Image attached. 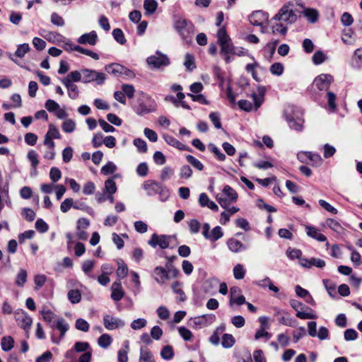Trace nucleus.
<instances>
[{
  "instance_id": "obj_1",
  "label": "nucleus",
  "mask_w": 362,
  "mask_h": 362,
  "mask_svg": "<svg viewBox=\"0 0 362 362\" xmlns=\"http://www.w3.org/2000/svg\"><path fill=\"white\" fill-rule=\"evenodd\" d=\"M132 107L136 115L143 116L156 112L157 104L148 94L140 92L138 93L136 99Z\"/></svg>"
},
{
  "instance_id": "obj_2",
  "label": "nucleus",
  "mask_w": 362,
  "mask_h": 362,
  "mask_svg": "<svg viewBox=\"0 0 362 362\" xmlns=\"http://www.w3.org/2000/svg\"><path fill=\"white\" fill-rule=\"evenodd\" d=\"M173 27L180 37L187 44L192 42L194 25L190 21L182 17H178L174 20Z\"/></svg>"
},
{
  "instance_id": "obj_3",
  "label": "nucleus",
  "mask_w": 362,
  "mask_h": 362,
  "mask_svg": "<svg viewBox=\"0 0 362 362\" xmlns=\"http://www.w3.org/2000/svg\"><path fill=\"white\" fill-rule=\"evenodd\" d=\"M217 39L218 43L221 47V54L234 53L235 46L224 26L218 29L217 32Z\"/></svg>"
},
{
  "instance_id": "obj_4",
  "label": "nucleus",
  "mask_w": 362,
  "mask_h": 362,
  "mask_svg": "<svg viewBox=\"0 0 362 362\" xmlns=\"http://www.w3.org/2000/svg\"><path fill=\"white\" fill-rule=\"evenodd\" d=\"M82 82L84 83L95 82L97 85H103L106 80V75L104 73L93 69H82Z\"/></svg>"
},
{
  "instance_id": "obj_5",
  "label": "nucleus",
  "mask_w": 362,
  "mask_h": 362,
  "mask_svg": "<svg viewBox=\"0 0 362 362\" xmlns=\"http://www.w3.org/2000/svg\"><path fill=\"white\" fill-rule=\"evenodd\" d=\"M272 20L291 24L296 21L297 15L290 8V4H286L281 8Z\"/></svg>"
},
{
  "instance_id": "obj_6",
  "label": "nucleus",
  "mask_w": 362,
  "mask_h": 362,
  "mask_svg": "<svg viewBox=\"0 0 362 362\" xmlns=\"http://www.w3.org/2000/svg\"><path fill=\"white\" fill-rule=\"evenodd\" d=\"M286 121L291 129L297 132L303 130L304 120L300 110L293 111L290 113L288 110L285 111Z\"/></svg>"
},
{
  "instance_id": "obj_7",
  "label": "nucleus",
  "mask_w": 362,
  "mask_h": 362,
  "mask_svg": "<svg viewBox=\"0 0 362 362\" xmlns=\"http://www.w3.org/2000/svg\"><path fill=\"white\" fill-rule=\"evenodd\" d=\"M173 237V235L153 233L148 240V244L153 248L158 246L160 249H166L170 247V243Z\"/></svg>"
},
{
  "instance_id": "obj_8",
  "label": "nucleus",
  "mask_w": 362,
  "mask_h": 362,
  "mask_svg": "<svg viewBox=\"0 0 362 362\" xmlns=\"http://www.w3.org/2000/svg\"><path fill=\"white\" fill-rule=\"evenodd\" d=\"M333 81L334 78L332 75L322 74L315 78L313 88L314 90L317 89L320 91L327 90Z\"/></svg>"
},
{
  "instance_id": "obj_9",
  "label": "nucleus",
  "mask_w": 362,
  "mask_h": 362,
  "mask_svg": "<svg viewBox=\"0 0 362 362\" xmlns=\"http://www.w3.org/2000/svg\"><path fill=\"white\" fill-rule=\"evenodd\" d=\"M146 61L148 64L154 69H159L170 64L169 58L159 51L156 52V55L148 57Z\"/></svg>"
},
{
  "instance_id": "obj_10",
  "label": "nucleus",
  "mask_w": 362,
  "mask_h": 362,
  "mask_svg": "<svg viewBox=\"0 0 362 362\" xmlns=\"http://www.w3.org/2000/svg\"><path fill=\"white\" fill-rule=\"evenodd\" d=\"M210 225L208 223H205L203 225V236L205 239L209 240L212 242H215L223 237V232L221 226L214 227L210 232Z\"/></svg>"
},
{
  "instance_id": "obj_11",
  "label": "nucleus",
  "mask_w": 362,
  "mask_h": 362,
  "mask_svg": "<svg viewBox=\"0 0 362 362\" xmlns=\"http://www.w3.org/2000/svg\"><path fill=\"white\" fill-rule=\"evenodd\" d=\"M103 324L105 327L108 330H113L125 325L124 322L118 318L113 317L110 315H105L103 316Z\"/></svg>"
},
{
  "instance_id": "obj_12",
  "label": "nucleus",
  "mask_w": 362,
  "mask_h": 362,
  "mask_svg": "<svg viewBox=\"0 0 362 362\" xmlns=\"http://www.w3.org/2000/svg\"><path fill=\"white\" fill-rule=\"evenodd\" d=\"M246 303L245 298L241 294V290L238 286H233L230 290V305L233 303L241 305Z\"/></svg>"
},
{
  "instance_id": "obj_13",
  "label": "nucleus",
  "mask_w": 362,
  "mask_h": 362,
  "mask_svg": "<svg viewBox=\"0 0 362 362\" xmlns=\"http://www.w3.org/2000/svg\"><path fill=\"white\" fill-rule=\"evenodd\" d=\"M98 41V37L95 31L93 30L90 33H84L81 35L77 42L81 45H89L94 46Z\"/></svg>"
},
{
  "instance_id": "obj_14",
  "label": "nucleus",
  "mask_w": 362,
  "mask_h": 362,
  "mask_svg": "<svg viewBox=\"0 0 362 362\" xmlns=\"http://www.w3.org/2000/svg\"><path fill=\"white\" fill-rule=\"evenodd\" d=\"M153 276L155 281L160 285L164 284L170 279V276L168 275V271L160 266L155 267Z\"/></svg>"
},
{
  "instance_id": "obj_15",
  "label": "nucleus",
  "mask_w": 362,
  "mask_h": 362,
  "mask_svg": "<svg viewBox=\"0 0 362 362\" xmlns=\"http://www.w3.org/2000/svg\"><path fill=\"white\" fill-rule=\"evenodd\" d=\"M267 13L262 11H255L249 16L250 23L255 26H262L264 21L267 19Z\"/></svg>"
},
{
  "instance_id": "obj_16",
  "label": "nucleus",
  "mask_w": 362,
  "mask_h": 362,
  "mask_svg": "<svg viewBox=\"0 0 362 362\" xmlns=\"http://www.w3.org/2000/svg\"><path fill=\"white\" fill-rule=\"evenodd\" d=\"M290 305L295 310L297 311L296 317H298L300 319H315L316 317L315 315L313 314L299 311L298 309L302 308L303 303L297 300H291Z\"/></svg>"
},
{
  "instance_id": "obj_17",
  "label": "nucleus",
  "mask_w": 362,
  "mask_h": 362,
  "mask_svg": "<svg viewBox=\"0 0 362 362\" xmlns=\"http://www.w3.org/2000/svg\"><path fill=\"white\" fill-rule=\"evenodd\" d=\"M161 185L156 181L147 180L144 182L143 188L146 190L148 196H154L158 193Z\"/></svg>"
},
{
  "instance_id": "obj_18",
  "label": "nucleus",
  "mask_w": 362,
  "mask_h": 362,
  "mask_svg": "<svg viewBox=\"0 0 362 362\" xmlns=\"http://www.w3.org/2000/svg\"><path fill=\"white\" fill-rule=\"evenodd\" d=\"M111 298L115 301L120 300L124 296V292L120 281H115L111 286Z\"/></svg>"
},
{
  "instance_id": "obj_19",
  "label": "nucleus",
  "mask_w": 362,
  "mask_h": 362,
  "mask_svg": "<svg viewBox=\"0 0 362 362\" xmlns=\"http://www.w3.org/2000/svg\"><path fill=\"white\" fill-rule=\"evenodd\" d=\"M305 229L307 235L310 238H314L320 242L327 241V237L322 233H320L316 228L310 226H307L305 227Z\"/></svg>"
},
{
  "instance_id": "obj_20",
  "label": "nucleus",
  "mask_w": 362,
  "mask_h": 362,
  "mask_svg": "<svg viewBox=\"0 0 362 362\" xmlns=\"http://www.w3.org/2000/svg\"><path fill=\"white\" fill-rule=\"evenodd\" d=\"M257 90L259 96L255 93H253L251 95V97L252 98L254 101V107L255 110H257L258 108L262 105L264 101V95L266 92V89L264 86H259L257 88Z\"/></svg>"
},
{
  "instance_id": "obj_21",
  "label": "nucleus",
  "mask_w": 362,
  "mask_h": 362,
  "mask_svg": "<svg viewBox=\"0 0 362 362\" xmlns=\"http://www.w3.org/2000/svg\"><path fill=\"white\" fill-rule=\"evenodd\" d=\"M227 245L228 249L233 252H239L247 249L245 245L233 238H230L227 241Z\"/></svg>"
},
{
  "instance_id": "obj_22",
  "label": "nucleus",
  "mask_w": 362,
  "mask_h": 362,
  "mask_svg": "<svg viewBox=\"0 0 362 362\" xmlns=\"http://www.w3.org/2000/svg\"><path fill=\"white\" fill-rule=\"evenodd\" d=\"M164 139L168 144H169L173 147H175L180 150L189 151H191V149L189 147L186 146L185 144H183L182 143H181L177 139H175V137H173L172 136H170V135L164 136Z\"/></svg>"
},
{
  "instance_id": "obj_23",
  "label": "nucleus",
  "mask_w": 362,
  "mask_h": 362,
  "mask_svg": "<svg viewBox=\"0 0 362 362\" xmlns=\"http://www.w3.org/2000/svg\"><path fill=\"white\" fill-rule=\"evenodd\" d=\"M302 13L307 20L311 23H316L319 18V12L317 9L307 8H305Z\"/></svg>"
},
{
  "instance_id": "obj_24",
  "label": "nucleus",
  "mask_w": 362,
  "mask_h": 362,
  "mask_svg": "<svg viewBox=\"0 0 362 362\" xmlns=\"http://www.w3.org/2000/svg\"><path fill=\"white\" fill-rule=\"evenodd\" d=\"M17 322L21 328L28 331L33 323V319L27 313H23L22 315L17 319Z\"/></svg>"
},
{
  "instance_id": "obj_25",
  "label": "nucleus",
  "mask_w": 362,
  "mask_h": 362,
  "mask_svg": "<svg viewBox=\"0 0 362 362\" xmlns=\"http://www.w3.org/2000/svg\"><path fill=\"white\" fill-rule=\"evenodd\" d=\"M61 82L66 88L70 98L75 100L78 97V90L76 84L69 83L68 80Z\"/></svg>"
},
{
  "instance_id": "obj_26",
  "label": "nucleus",
  "mask_w": 362,
  "mask_h": 362,
  "mask_svg": "<svg viewBox=\"0 0 362 362\" xmlns=\"http://www.w3.org/2000/svg\"><path fill=\"white\" fill-rule=\"evenodd\" d=\"M82 70L81 71H71L66 77L61 79V81H65V80H68L69 83L78 82L80 81H82Z\"/></svg>"
},
{
  "instance_id": "obj_27",
  "label": "nucleus",
  "mask_w": 362,
  "mask_h": 362,
  "mask_svg": "<svg viewBox=\"0 0 362 362\" xmlns=\"http://www.w3.org/2000/svg\"><path fill=\"white\" fill-rule=\"evenodd\" d=\"M139 362H156L153 354L147 348H141Z\"/></svg>"
},
{
  "instance_id": "obj_28",
  "label": "nucleus",
  "mask_w": 362,
  "mask_h": 362,
  "mask_svg": "<svg viewBox=\"0 0 362 362\" xmlns=\"http://www.w3.org/2000/svg\"><path fill=\"white\" fill-rule=\"evenodd\" d=\"M67 297L71 303L76 304L81 300V293L78 289H71L68 292Z\"/></svg>"
},
{
  "instance_id": "obj_29",
  "label": "nucleus",
  "mask_w": 362,
  "mask_h": 362,
  "mask_svg": "<svg viewBox=\"0 0 362 362\" xmlns=\"http://www.w3.org/2000/svg\"><path fill=\"white\" fill-rule=\"evenodd\" d=\"M121 64L112 63L105 66V70L115 76H119L121 74Z\"/></svg>"
},
{
  "instance_id": "obj_30",
  "label": "nucleus",
  "mask_w": 362,
  "mask_h": 362,
  "mask_svg": "<svg viewBox=\"0 0 362 362\" xmlns=\"http://www.w3.org/2000/svg\"><path fill=\"white\" fill-rule=\"evenodd\" d=\"M1 349L4 351H8L11 350L14 346V340L10 337H4L1 341Z\"/></svg>"
},
{
  "instance_id": "obj_31",
  "label": "nucleus",
  "mask_w": 362,
  "mask_h": 362,
  "mask_svg": "<svg viewBox=\"0 0 362 362\" xmlns=\"http://www.w3.org/2000/svg\"><path fill=\"white\" fill-rule=\"evenodd\" d=\"M103 192L104 194H115L117 192V185L112 178H110L105 182Z\"/></svg>"
},
{
  "instance_id": "obj_32",
  "label": "nucleus",
  "mask_w": 362,
  "mask_h": 362,
  "mask_svg": "<svg viewBox=\"0 0 362 362\" xmlns=\"http://www.w3.org/2000/svg\"><path fill=\"white\" fill-rule=\"evenodd\" d=\"M223 193L227 197V198L231 202H236L238 199V194L235 189H233L229 185H225L223 189Z\"/></svg>"
},
{
  "instance_id": "obj_33",
  "label": "nucleus",
  "mask_w": 362,
  "mask_h": 362,
  "mask_svg": "<svg viewBox=\"0 0 362 362\" xmlns=\"http://www.w3.org/2000/svg\"><path fill=\"white\" fill-rule=\"evenodd\" d=\"M158 6V4L155 0H144V8L146 14L153 13Z\"/></svg>"
},
{
  "instance_id": "obj_34",
  "label": "nucleus",
  "mask_w": 362,
  "mask_h": 362,
  "mask_svg": "<svg viewBox=\"0 0 362 362\" xmlns=\"http://www.w3.org/2000/svg\"><path fill=\"white\" fill-rule=\"evenodd\" d=\"M182 284L179 281H175L172 284L173 291L179 295L178 300L183 302L186 300V296L181 288Z\"/></svg>"
},
{
  "instance_id": "obj_35",
  "label": "nucleus",
  "mask_w": 362,
  "mask_h": 362,
  "mask_svg": "<svg viewBox=\"0 0 362 362\" xmlns=\"http://www.w3.org/2000/svg\"><path fill=\"white\" fill-rule=\"evenodd\" d=\"M162 358L165 360H170L174 356V350L172 346L167 345L163 347L160 351Z\"/></svg>"
},
{
  "instance_id": "obj_36",
  "label": "nucleus",
  "mask_w": 362,
  "mask_h": 362,
  "mask_svg": "<svg viewBox=\"0 0 362 362\" xmlns=\"http://www.w3.org/2000/svg\"><path fill=\"white\" fill-rule=\"evenodd\" d=\"M185 59L184 65L187 71H192L196 68L194 57L192 54L187 53Z\"/></svg>"
},
{
  "instance_id": "obj_37",
  "label": "nucleus",
  "mask_w": 362,
  "mask_h": 362,
  "mask_svg": "<svg viewBox=\"0 0 362 362\" xmlns=\"http://www.w3.org/2000/svg\"><path fill=\"white\" fill-rule=\"evenodd\" d=\"M98 345L104 349H107L112 343V338L108 334H102L98 339Z\"/></svg>"
},
{
  "instance_id": "obj_38",
  "label": "nucleus",
  "mask_w": 362,
  "mask_h": 362,
  "mask_svg": "<svg viewBox=\"0 0 362 362\" xmlns=\"http://www.w3.org/2000/svg\"><path fill=\"white\" fill-rule=\"evenodd\" d=\"M235 339L232 334H224L222 336V341L221 344L223 348L228 349L233 346L235 344Z\"/></svg>"
},
{
  "instance_id": "obj_39",
  "label": "nucleus",
  "mask_w": 362,
  "mask_h": 362,
  "mask_svg": "<svg viewBox=\"0 0 362 362\" xmlns=\"http://www.w3.org/2000/svg\"><path fill=\"white\" fill-rule=\"evenodd\" d=\"M62 130L66 133H71L76 128V123L71 119H66L62 125Z\"/></svg>"
},
{
  "instance_id": "obj_40",
  "label": "nucleus",
  "mask_w": 362,
  "mask_h": 362,
  "mask_svg": "<svg viewBox=\"0 0 362 362\" xmlns=\"http://www.w3.org/2000/svg\"><path fill=\"white\" fill-rule=\"evenodd\" d=\"M30 51V46L28 43H23L21 45H18L17 49L15 52V56L23 58L26 53H28Z\"/></svg>"
},
{
  "instance_id": "obj_41",
  "label": "nucleus",
  "mask_w": 362,
  "mask_h": 362,
  "mask_svg": "<svg viewBox=\"0 0 362 362\" xmlns=\"http://www.w3.org/2000/svg\"><path fill=\"white\" fill-rule=\"evenodd\" d=\"M41 315H42L43 320L48 322L52 328H54L55 326V324L52 322V320H54L55 315L49 310H42Z\"/></svg>"
},
{
  "instance_id": "obj_42",
  "label": "nucleus",
  "mask_w": 362,
  "mask_h": 362,
  "mask_svg": "<svg viewBox=\"0 0 362 362\" xmlns=\"http://www.w3.org/2000/svg\"><path fill=\"white\" fill-rule=\"evenodd\" d=\"M209 150L215 155L216 158L220 161L226 160V155L221 152V151L214 144L209 145Z\"/></svg>"
},
{
  "instance_id": "obj_43",
  "label": "nucleus",
  "mask_w": 362,
  "mask_h": 362,
  "mask_svg": "<svg viewBox=\"0 0 362 362\" xmlns=\"http://www.w3.org/2000/svg\"><path fill=\"white\" fill-rule=\"evenodd\" d=\"M187 161L190 163L194 168L198 170H202L204 169V165L195 157L192 155L186 156Z\"/></svg>"
},
{
  "instance_id": "obj_44",
  "label": "nucleus",
  "mask_w": 362,
  "mask_h": 362,
  "mask_svg": "<svg viewBox=\"0 0 362 362\" xmlns=\"http://www.w3.org/2000/svg\"><path fill=\"white\" fill-rule=\"evenodd\" d=\"M327 103H328L329 108L332 112L335 111L337 109V104L335 102L337 96H336L335 93H334L331 91H327Z\"/></svg>"
},
{
  "instance_id": "obj_45",
  "label": "nucleus",
  "mask_w": 362,
  "mask_h": 362,
  "mask_svg": "<svg viewBox=\"0 0 362 362\" xmlns=\"http://www.w3.org/2000/svg\"><path fill=\"white\" fill-rule=\"evenodd\" d=\"M114 39L120 45H124L126 39L122 30L119 28H115L112 30Z\"/></svg>"
},
{
  "instance_id": "obj_46",
  "label": "nucleus",
  "mask_w": 362,
  "mask_h": 362,
  "mask_svg": "<svg viewBox=\"0 0 362 362\" xmlns=\"http://www.w3.org/2000/svg\"><path fill=\"white\" fill-rule=\"evenodd\" d=\"M233 275L235 279H243L245 275V270L243 266L240 264H238L233 268Z\"/></svg>"
},
{
  "instance_id": "obj_47",
  "label": "nucleus",
  "mask_w": 362,
  "mask_h": 362,
  "mask_svg": "<svg viewBox=\"0 0 362 362\" xmlns=\"http://www.w3.org/2000/svg\"><path fill=\"white\" fill-rule=\"evenodd\" d=\"M47 137H49L51 139H60L61 135L59 134V129L52 124L49 125V129L47 134H45Z\"/></svg>"
},
{
  "instance_id": "obj_48",
  "label": "nucleus",
  "mask_w": 362,
  "mask_h": 362,
  "mask_svg": "<svg viewBox=\"0 0 362 362\" xmlns=\"http://www.w3.org/2000/svg\"><path fill=\"white\" fill-rule=\"evenodd\" d=\"M122 91L124 94L125 97L128 98H132L135 93V88L133 85L131 84H123L122 85Z\"/></svg>"
},
{
  "instance_id": "obj_49",
  "label": "nucleus",
  "mask_w": 362,
  "mask_h": 362,
  "mask_svg": "<svg viewBox=\"0 0 362 362\" xmlns=\"http://www.w3.org/2000/svg\"><path fill=\"white\" fill-rule=\"evenodd\" d=\"M75 327L78 330H81L85 332H88L90 328L88 322L82 318H78L76 320Z\"/></svg>"
},
{
  "instance_id": "obj_50",
  "label": "nucleus",
  "mask_w": 362,
  "mask_h": 362,
  "mask_svg": "<svg viewBox=\"0 0 362 362\" xmlns=\"http://www.w3.org/2000/svg\"><path fill=\"white\" fill-rule=\"evenodd\" d=\"M209 119L216 129H221L222 127L220 114L218 112H211L209 114Z\"/></svg>"
},
{
  "instance_id": "obj_51",
  "label": "nucleus",
  "mask_w": 362,
  "mask_h": 362,
  "mask_svg": "<svg viewBox=\"0 0 362 362\" xmlns=\"http://www.w3.org/2000/svg\"><path fill=\"white\" fill-rule=\"evenodd\" d=\"M27 281V272L25 269H21L17 274L16 284L18 286H23Z\"/></svg>"
},
{
  "instance_id": "obj_52",
  "label": "nucleus",
  "mask_w": 362,
  "mask_h": 362,
  "mask_svg": "<svg viewBox=\"0 0 362 362\" xmlns=\"http://www.w3.org/2000/svg\"><path fill=\"white\" fill-rule=\"evenodd\" d=\"M165 270L168 271V275H172L173 278H177L180 275V271L178 269H177L173 264H171V262H166L165 263Z\"/></svg>"
},
{
  "instance_id": "obj_53",
  "label": "nucleus",
  "mask_w": 362,
  "mask_h": 362,
  "mask_svg": "<svg viewBox=\"0 0 362 362\" xmlns=\"http://www.w3.org/2000/svg\"><path fill=\"white\" fill-rule=\"evenodd\" d=\"M28 159L31 163V165L33 168H36V167L39 164L38 155L34 150H30L27 155Z\"/></svg>"
},
{
  "instance_id": "obj_54",
  "label": "nucleus",
  "mask_w": 362,
  "mask_h": 362,
  "mask_svg": "<svg viewBox=\"0 0 362 362\" xmlns=\"http://www.w3.org/2000/svg\"><path fill=\"white\" fill-rule=\"evenodd\" d=\"M35 226L36 230L41 233L47 232L49 229L48 224L42 218H38L36 221Z\"/></svg>"
},
{
  "instance_id": "obj_55",
  "label": "nucleus",
  "mask_w": 362,
  "mask_h": 362,
  "mask_svg": "<svg viewBox=\"0 0 362 362\" xmlns=\"http://www.w3.org/2000/svg\"><path fill=\"white\" fill-rule=\"evenodd\" d=\"M49 177L53 182H57L62 177V172L57 167H52L49 171Z\"/></svg>"
},
{
  "instance_id": "obj_56",
  "label": "nucleus",
  "mask_w": 362,
  "mask_h": 362,
  "mask_svg": "<svg viewBox=\"0 0 362 362\" xmlns=\"http://www.w3.org/2000/svg\"><path fill=\"white\" fill-rule=\"evenodd\" d=\"M133 143L139 152L146 153L147 151V144L144 140L138 138L135 139Z\"/></svg>"
},
{
  "instance_id": "obj_57",
  "label": "nucleus",
  "mask_w": 362,
  "mask_h": 362,
  "mask_svg": "<svg viewBox=\"0 0 362 362\" xmlns=\"http://www.w3.org/2000/svg\"><path fill=\"white\" fill-rule=\"evenodd\" d=\"M189 325L193 328H201L202 327L206 326L201 316L191 318L189 322Z\"/></svg>"
},
{
  "instance_id": "obj_58",
  "label": "nucleus",
  "mask_w": 362,
  "mask_h": 362,
  "mask_svg": "<svg viewBox=\"0 0 362 362\" xmlns=\"http://www.w3.org/2000/svg\"><path fill=\"white\" fill-rule=\"evenodd\" d=\"M180 335L185 341H190L192 338V332L185 327H180L178 328Z\"/></svg>"
},
{
  "instance_id": "obj_59",
  "label": "nucleus",
  "mask_w": 362,
  "mask_h": 362,
  "mask_svg": "<svg viewBox=\"0 0 362 362\" xmlns=\"http://www.w3.org/2000/svg\"><path fill=\"white\" fill-rule=\"evenodd\" d=\"M45 107L49 112H55L59 108V105L54 100L48 99L45 104Z\"/></svg>"
},
{
  "instance_id": "obj_60",
  "label": "nucleus",
  "mask_w": 362,
  "mask_h": 362,
  "mask_svg": "<svg viewBox=\"0 0 362 362\" xmlns=\"http://www.w3.org/2000/svg\"><path fill=\"white\" fill-rule=\"evenodd\" d=\"M309 156V160L312 162L313 165H320L322 163V158L318 153L309 152L308 154Z\"/></svg>"
},
{
  "instance_id": "obj_61",
  "label": "nucleus",
  "mask_w": 362,
  "mask_h": 362,
  "mask_svg": "<svg viewBox=\"0 0 362 362\" xmlns=\"http://www.w3.org/2000/svg\"><path fill=\"white\" fill-rule=\"evenodd\" d=\"M89 348V344L85 341H77L74 346V349L76 352H86Z\"/></svg>"
},
{
  "instance_id": "obj_62",
  "label": "nucleus",
  "mask_w": 362,
  "mask_h": 362,
  "mask_svg": "<svg viewBox=\"0 0 362 362\" xmlns=\"http://www.w3.org/2000/svg\"><path fill=\"white\" fill-rule=\"evenodd\" d=\"M74 206V200L71 198L65 199L60 205V209L63 213H66Z\"/></svg>"
},
{
  "instance_id": "obj_63",
  "label": "nucleus",
  "mask_w": 362,
  "mask_h": 362,
  "mask_svg": "<svg viewBox=\"0 0 362 362\" xmlns=\"http://www.w3.org/2000/svg\"><path fill=\"white\" fill-rule=\"evenodd\" d=\"M192 170L189 165H185L181 167L180 170V177L181 178L188 179L192 177Z\"/></svg>"
},
{
  "instance_id": "obj_64",
  "label": "nucleus",
  "mask_w": 362,
  "mask_h": 362,
  "mask_svg": "<svg viewBox=\"0 0 362 362\" xmlns=\"http://www.w3.org/2000/svg\"><path fill=\"white\" fill-rule=\"evenodd\" d=\"M325 59V54L322 51H317L313 56V62L316 65L323 63Z\"/></svg>"
}]
</instances>
